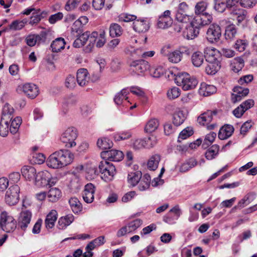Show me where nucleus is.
I'll return each instance as SVG.
<instances>
[{"label":"nucleus","mask_w":257,"mask_h":257,"mask_svg":"<svg viewBox=\"0 0 257 257\" xmlns=\"http://www.w3.org/2000/svg\"><path fill=\"white\" fill-rule=\"evenodd\" d=\"M74 156L67 150H60L52 153L46 160V164L49 168L59 169L71 163Z\"/></svg>","instance_id":"nucleus-1"},{"label":"nucleus","mask_w":257,"mask_h":257,"mask_svg":"<svg viewBox=\"0 0 257 257\" xmlns=\"http://www.w3.org/2000/svg\"><path fill=\"white\" fill-rule=\"evenodd\" d=\"M170 73L175 77L177 85L182 87L184 90L194 88L198 84L197 79L186 72H179L177 68H173Z\"/></svg>","instance_id":"nucleus-2"},{"label":"nucleus","mask_w":257,"mask_h":257,"mask_svg":"<svg viewBox=\"0 0 257 257\" xmlns=\"http://www.w3.org/2000/svg\"><path fill=\"white\" fill-rule=\"evenodd\" d=\"M56 182V178L52 177L51 174L45 170L37 173L34 183L37 187H43L53 186Z\"/></svg>","instance_id":"nucleus-3"},{"label":"nucleus","mask_w":257,"mask_h":257,"mask_svg":"<svg viewBox=\"0 0 257 257\" xmlns=\"http://www.w3.org/2000/svg\"><path fill=\"white\" fill-rule=\"evenodd\" d=\"M0 227L6 232H13L17 227V222L12 216L3 211L0 215Z\"/></svg>","instance_id":"nucleus-4"},{"label":"nucleus","mask_w":257,"mask_h":257,"mask_svg":"<svg viewBox=\"0 0 257 257\" xmlns=\"http://www.w3.org/2000/svg\"><path fill=\"white\" fill-rule=\"evenodd\" d=\"M77 136V130L74 127H69L62 133L60 140L65 144V146L67 148H71L76 145L75 140Z\"/></svg>","instance_id":"nucleus-5"},{"label":"nucleus","mask_w":257,"mask_h":257,"mask_svg":"<svg viewBox=\"0 0 257 257\" xmlns=\"http://www.w3.org/2000/svg\"><path fill=\"white\" fill-rule=\"evenodd\" d=\"M101 178L105 182L112 180L115 174V168L114 165L107 161L101 162L98 166Z\"/></svg>","instance_id":"nucleus-6"},{"label":"nucleus","mask_w":257,"mask_h":257,"mask_svg":"<svg viewBox=\"0 0 257 257\" xmlns=\"http://www.w3.org/2000/svg\"><path fill=\"white\" fill-rule=\"evenodd\" d=\"M20 187L17 185L10 186L6 191L5 200L9 205L16 204L19 200Z\"/></svg>","instance_id":"nucleus-7"},{"label":"nucleus","mask_w":257,"mask_h":257,"mask_svg":"<svg viewBox=\"0 0 257 257\" xmlns=\"http://www.w3.org/2000/svg\"><path fill=\"white\" fill-rule=\"evenodd\" d=\"M131 71L135 74L142 75L150 69L149 63L145 60H135L130 64Z\"/></svg>","instance_id":"nucleus-8"},{"label":"nucleus","mask_w":257,"mask_h":257,"mask_svg":"<svg viewBox=\"0 0 257 257\" xmlns=\"http://www.w3.org/2000/svg\"><path fill=\"white\" fill-rule=\"evenodd\" d=\"M18 88L20 90L23 91L26 95L31 98H34L39 94L38 87L33 83H25L19 85Z\"/></svg>","instance_id":"nucleus-9"},{"label":"nucleus","mask_w":257,"mask_h":257,"mask_svg":"<svg viewBox=\"0 0 257 257\" xmlns=\"http://www.w3.org/2000/svg\"><path fill=\"white\" fill-rule=\"evenodd\" d=\"M189 53V49L186 47H181L178 49L170 52L168 55L169 61L173 63H177L181 61L183 54Z\"/></svg>","instance_id":"nucleus-10"},{"label":"nucleus","mask_w":257,"mask_h":257,"mask_svg":"<svg viewBox=\"0 0 257 257\" xmlns=\"http://www.w3.org/2000/svg\"><path fill=\"white\" fill-rule=\"evenodd\" d=\"M32 217V213L29 210L24 209L21 212L18 218V224L22 229L25 230L27 228L30 223Z\"/></svg>","instance_id":"nucleus-11"},{"label":"nucleus","mask_w":257,"mask_h":257,"mask_svg":"<svg viewBox=\"0 0 257 257\" xmlns=\"http://www.w3.org/2000/svg\"><path fill=\"white\" fill-rule=\"evenodd\" d=\"M101 156L103 159L110 161L118 162L123 159V154L119 150H111L102 152L101 153Z\"/></svg>","instance_id":"nucleus-12"},{"label":"nucleus","mask_w":257,"mask_h":257,"mask_svg":"<svg viewBox=\"0 0 257 257\" xmlns=\"http://www.w3.org/2000/svg\"><path fill=\"white\" fill-rule=\"evenodd\" d=\"M204 56L207 62L220 61V53L213 47H206L204 49Z\"/></svg>","instance_id":"nucleus-13"},{"label":"nucleus","mask_w":257,"mask_h":257,"mask_svg":"<svg viewBox=\"0 0 257 257\" xmlns=\"http://www.w3.org/2000/svg\"><path fill=\"white\" fill-rule=\"evenodd\" d=\"M95 191V187L92 183L87 184L85 187L83 193V198L84 201L90 203L94 200V194Z\"/></svg>","instance_id":"nucleus-14"},{"label":"nucleus","mask_w":257,"mask_h":257,"mask_svg":"<svg viewBox=\"0 0 257 257\" xmlns=\"http://www.w3.org/2000/svg\"><path fill=\"white\" fill-rule=\"evenodd\" d=\"M22 176L29 181H35L37 175L36 170L35 168L30 166H24L21 169Z\"/></svg>","instance_id":"nucleus-15"},{"label":"nucleus","mask_w":257,"mask_h":257,"mask_svg":"<svg viewBox=\"0 0 257 257\" xmlns=\"http://www.w3.org/2000/svg\"><path fill=\"white\" fill-rule=\"evenodd\" d=\"M149 28V23L145 19L137 20L133 23V29L137 32H146Z\"/></svg>","instance_id":"nucleus-16"},{"label":"nucleus","mask_w":257,"mask_h":257,"mask_svg":"<svg viewBox=\"0 0 257 257\" xmlns=\"http://www.w3.org/2000/svg\"><path fill=\"white\" fill-rule=\"evenodd\" d=\"M85 171L86 178L89 180L95 179L100 173V170H98L97 166L91 163L86 165Z\"/></svg>","instance_id":"nucleus-17"},{"label":"nucleus","mask_w":257,"mask_h":257,"mask_svg":"<svg viewBox=\"0 0 257 257\" xmlns=\"http://www.w3.org/2000/svg\"><path fill=\"white\" fill-rule=\"evenodd\" d=\"M216 115V111L208 110L200 115L197 119L199 123L204 125L205 123H210Z\"/></svg>","instance_id":"nucleus-18"},{"label":"nucleus","mask_w":257,"mask_h":257,"mask_svg":"<svg viewBox=\"0 0 257 257\" xmlns=\"http://www.w3.org/2000/svg\"><path fill=\"white\" fill-rule=\"evenodd\" d=\"M230 15L237 19L238 23H241L246 18L247 12L246 10L238 7L230 10Z\"/></svg>","instance_id":"nucleus-19"},{"label":"nucleus","mask_w":257,"mask_h":257,"mask_svg":"<svg viewBox=\"0 0 257 257\" xmlns=\"http://www.w3.org/2000/svg\"><path fill=\"white\" fill-rule=\"evenodd\" d=\"M216 91V87L212 85L207 84L206 83H202L199 89V93L202 96H209Z\"/></svg>","instance_id":"nucleus-20"},{"label":"nucleus","mask_w":257,"mask_h":257,"mask_svg":"<svg viewBox=\"0 0 257 257\" xmlns=\"http://www.w3.org/2000/svg\"><path fill=\"white\" fill-rule=\"evenodd\" d=\"M234 131L233 127L229 124L224 125L219 130L218 138L220 140H226L229 138Z\"/></svg>","instance_id":"nucleus-21"},{"label":"nucleus","mask_w":257,"mask_h":257,"mask_svg":"<svg viewBox=\"0 0 257 257\" xmlns=\"http://www.w3.org/2000/svg\"><path fill=\"white\" fill-rule=\"evenodd\" d=\"M88 74L87 69L84 68L79 69L77 71V81L80 86H84L88 82L89 77Z\"/></svg>","instance_id":"nucleus-22"},{"label":"nucleus","mask_w":257,"mask_h":257,"mask_svg":"<svg viewBox=\"0 0 257 257\" xmlns=\"http://www.w3.org/2000/svg\"><path fill=\"white\" fill-rule=\"evenodd\" d=\"M57 219V212L55 210H52L47 215L45 220V226L47 229L52 228Z\"/></svg>","instance_id":"nucleus-23"},{"label":"nucleus","mask_w":257,"mask_h":257,"mask_svg":"<svg viewBox=\"0 0 257 257\" xmlns=\"http://www.w3.org/2000/svg\"><path fill=\"white\" fill-rule=\"evenodd\" d=\"M186 117V113L185 112L180 109H178L174 114L173 123L176 126H179L183 123Z\"/></svg>","instance_id":"nucleus-24"},{"label":"nucleus","mask_w":257,"mask_h":257,"mask_svg":"<svg viewBox=\"0 0 257 257\" xmlns=\"http://www.w3.org/2000/svg\"><path fill=\"white\" fill-rule=\"evenodd\" d=\"M14 109L13 107L8 103H6L3 108L1 118L12 120L13 117Z\"/></svg>","instance_id":"nucleus-25"},{"label":"nucleus","mask_w":257,"mask_h":257,"mask_svg":"<svg viewBox=\"0 0 257 257\" xmlns=\"http://www.w3.org/2000/svg\"><path fill=\"white\" fill-rule=\"evenodd\" d=\"M65 42L62 38H58L52 42L51 44V49L53 52H58L65 47Z\"/></svg>","instance_id":"nucleus-26"},{"label":"nucleus","mask_w":257,"mask_h":257,"mask_svg":"<svg viewBox=\"0 0 257 257\" xmlns=\"http://www.w3.org/2000/svg\"><path fill=\"white\" fill-rule=\"evenodd\" d=\"M220 61L207 62L205 71L209 75H214L220 69Z\"/></svg>","instance_id":"nucleus-27"},{"label":"nucleus","mask_w":257,"mask_h":257,"mask_svg":"<svg viewBox=\"0 0 257 257\" xmlns=\"http://www.w3.org/2000/svg\"><path fill=\"white\" fill-rule=\"evenodd\" d=\"M74 220V216L72 214H68L59 218L58 222V227L63 229L69 225Z\"/></svg>","instance_id":"nucleus-28"},{"label":"nucleus","mask_w":257,"mask_h":257,"mask_svg":"<svg viewBox=\"0 0 257 257\" xmlns=\"http://www.w3.org/2000/svg\"><path fill=\"white\" fill-rule=\"evenodd\" d=\"M197 164V162L195 159L190 158L181 165L179 171L182 173L186 172L196 166Z\"/></svg>","instance_id":"nucleus-29"},{"label":"nucleus","mask_w":257,"mask_h":257,"mask_svg":"<svg viewBox=\"0 0 257 257\" xmlns=\"http://www.w3.org/2000/svg\"><path fill=\"white\" fill-rule=\"evenodd\" d=\"M27 21L26 20H23L22 21L16 20L14 21L10 24L9 27L5 29L4 31H7L9 30L11 31H18L22 29L27 23ZM0 32H4L3 31H0Z\"/></svg>","instance_id":"nucleus-30"},{"label":"nucleus","mask_w":257,"mask_h":257,"mask_svg":"<svg viewBox=\"0 0 257 257\" xmlns=\"http://www.w3.org/2000/svg\"><path fill=\"white\" fill-rule=\"evenodd\" d=\"M142 178V173L140 171L131 172L128 174L127 181L129 184L132 186H136Z\"/></svg>","instance_id":"nucleus-31"},{"label":"nucleus","mask_w":257,"mask_h":257,"mask_svg":"<svg viewBox=\"0 0 257 257\" xmlns=\"http://www.w3.org/2000/svg\"><path fill=\"white\" fill-rule=\"evenodd\" d=\"M61 196V191L57 188H52L47 193V198L49 201L55 202L58 201Z\"/></svg>","instance_id":"nucleus-32"},{"label":"nucleus","mask_w":257,"mask_h":257,"mask_svg":"<svg viewBox=\"0 0 257 257\" xmlns=\"http://www.w3.org/2000/svg\"><path fill=\"white\" fill-rule=\"evenodd\" d=\"M231 70L235 72H238L244 67V63L243 59L241 57H236L232 60L231 63Z\"/></svg>","instance_id":"nucleus-33"},{"label":"nucleus","mask_w":257,"mask_h":257,"mask_svg":"<svg viewBox=\"0 0 257 257\" xmlns=\"http://www.w3.org/2000/svg\"><path fill=\"white\" fill-rule=\"evenodd\" d=\"M150 75L155 78H159L162 76L166 71V69L161 65H157L149 69Z\"/></svg>","instance_id":"nucleus-34"},{"label":"nucleus","mask_w":257,"mask_h":257,"mask_svg":"<svg viewBox=\"0 0 257 257\" xmlns=\"http://www.w3.org/2000/svg\"><path fill=\"white\" fill-rule=\"evenodd\" d=\"M10 120L1 118L0 121V136L6 137L10 131Z\"/></svg>","instance_id":"nucleus-35"},{"label":"nucleus","mask_w":257,"mask_h":257,"mask_svg":"<svg viewBox=\"0 0 257 257\" xmlns=\"http://www.w3.org/2000/svg\"><path fill=\"white\" fill-rule=\"evenodd\" d=\"M159 126V120L156 118H152L146 123L145 130L147 133H151L157 130Z\"/></svg>","instance_id":"nucleus-36"},{"label":"nucleus","mask_w":257,"mask_h":257,"mask_svg":"<svg viewBox=\"0 0 257 257\" xmlns=\"http://www.w3.org/2000/svg\"><path fill=\"white\" fill-rule=\"evenodd\" d=\"M140 183L139 184V189L140 191H144L148 189L151 182V177L148 174H145L140 180Z\"/></svg>","instance_id":"nucleus-37"},{"label":"nucleus","mask_w":257,"mask_h":257,"mask_svg":"<svg viewBox=\"0 0 257 257\" xmlns=\"http://www.w3.org/2000/svg\"><path fill=\"white\" fill-rule=\"evenodd\" d=\"M128 93V91L125 89H123L119 92L117 93L114 98L115 103L117 105L122 104L123 101L124 99H127V95Z\"/></svg>","instance_id":"nucleus-38"},{"label":"nucleus","mask_w":257,"mask_h":257,"mask_svg":"<svg viewBox=\"0 0 257 257\" xmlns=\"http://www.w3.org/2000/svg\"><path fill=\"white\" fill-rule=\"evenodd\" d=\"M160 161V157L158 155L152 156L148 162V168L149 170L154 171L158 167Z\"/></svg>","instance_id":"nucleus-39"},{"label":"nucleus","mask_w":257,"mask_h":257,"mask_svg":"<svg viewBox=\"0 0 257 257\" xmlns=\"http://www.w3.org/2000/svg\"><path fill=\"white\" fill-rule=\"evenodd\" d=\"M69 204L72 211L75 213H78L82 210V205L79 200L75 197H72L69 200Z\"/></svg>","instance_id":"nucleus-40"},{"label":"nucleus","mask_w":257,"mask_h":257,"mask_svg":"<svg viewBox=\"0 0 257 257\" xmlns=\"http://www.w3.org/2000/svg\"><path fill=\"white\" fill-rule=\"evenodd\" d=\"M192 62L196 67H200L203 62L204 56L200 52H195L192 55Z\"/></svg>","instance_id":"nucleus-41"},{"label":"nucleus","mask_w":257,"mask_h":257,"mask_svg":"<svg viewBox=\"0 0 257 257\" xmlns=\"http://www.w3.org/2000/svg\"><path fill=\"white\" fill-rule=\"evenodd\" d=\"M219 149V148L218 146L216 145H212L206 152V158L209 160L214 159L217 155Z\"/></svg>","instance_id":"nucleus-42"},{"label":"nucleus","mask_w":257,"mask_h":257,"mask_svg":"<svg viewBox=\"0 0 257 257\" xmlns=\"http://www.w3.org/2000/svg\"><path fill=\"white\" fill-rule=\"evenodd\" d=\"M87 33H82L73 42V46L75 48H80L83 46L88 39Z\"/></svg>","instance_id":"nucleus-43"},{"label":"nucleus","mask_w":257,"mask_h":257,"mask_svg":"<svg viewBox=\"0 0 257 257\" xmlns=\"http://www.w3.org/2000/svg\"><path fill=\"white\" fill-rule=\"evenodd\" d=\"M112 144V141L106 138L99 139L97 142V146L102 150L110 149Z\"/></svg>","instance_id":"nucleus-44"},{"label":"nucleus","mask_w":257,"mask_h":257,"mask_svg":"<svg viewBox=\"0 0 257 257\" xmlns=\"http://www.w3.org/2000/svg\"><path fill=\"white\" fill-rule=\"evenodd\" d=\"M143 52L142 48L135 49L132 46L128 47L125 49L126 53L135 58H142Z\"/></svg>","instance_id":"nucleus-45"},{"label":"nucleus","mask_w":257,"mask_h":257,"mask_svg":"<svg viewBox=\"0 0 257 257\" xmlns=\"http://www.w3.org/2000/svg\"><path fill=\"white\" fill-rule=\"evenodd\" d=\"M11 125H10V132L12 134H15L19 130L20 126L22 123V119L20 117H16L14 119H12Z\"/></svg>","instance_id":"nucleus-46"},{"label":"nucleus","mask_w":257,"mask_h":257,"mask_svg":"<svg viewBox=\"0 0 257 257\" xmlns=\"http://www.w3.org/2000/svg\"><path fill=\"white\" fill-rule=\"evenodd\" d=\"M192 18L190 19V22H188V30L190 31H193L195 32L196 29H199L203 25L200 22L201 20L199 19L194 18L192 20Z\"/></svg>","instance_id":"nucleus-47"},{"label":"nucleus","mask_w":257,"mask_h":257,"mask_svg":"<svg viewBox=\"0 0 257 257\" xmlns=\"http://www.w3.org/2000/svg\"><path fill=\"white\" fill-rule=\"evenodd\" d=\"M173 23V20L171 18H167V19L159 18L157 26L158 27L165 29L171 26Z\"/></svg>","instance_id":"nucleus-48"},{"label":"nucleus","mask_w":257,"mask_h":257,"mask_svg":"<svg viewBox=\"0 0 257 257\" xmlns=\"http://www.w3.org/2000/svg\"><path fill=\"white\" fill-rule=\"evenodd\" d=\"M186 11L182 10L180 11V9H178L176 14V19L177 21L183 22L185 24H187L188 22H190L192 17L185 14Z\"/></svg>","instance_id":"nucleus-49"},{"label":"nucleus","mask_w":257,"mask_h":257,"mask_svg":"<svg viewBox=\"0 0 257 257\" xmlns=\"http://www.w3.org/2000/svg\"><path fill=\"white\" fill-rule=\"evenodd\" d=\"M42 40L41 37L39 35L31 34L26 39L27 44L30 47L35 46L37 43L40 42Z\"/></svg>","instance_id":"nucleus-50"},{"label":"nucleus","mask_w":257,"mask_h":257,"mask_svg":"<svg viewBox=\"0 0 257 257\" xmlns=\"http://www.w3.org/2000/svg\"><path fill=\"white\" fill-rule=\"evenodd\" d=\"M193 134V131L192 128L190 127H187L183 131H182L179 134L178 138V141L180 142L181 141L185 140L190 136H192Z\"/></svg>","instance_id":"nucleus-51"},{"label":"nucleus","mask_w":257,"mask_h":257,"mask_svg":"<svg viewBox=\"0 0 257 257\" xmlns=\"http://www.w3.org/2000/svg\"><path fill=\"white\" fill-rule=\"evenodd\" d=\"M215 10L219 13H223L227 8L226 1L215 0L214 7Z\"/></svg>","instance_id":"nucleus-52"},{"label":"nucleus","mask_w":257,"mask_h":257,"mask_svg":"<svg viewBox=\"0 0 257 257\" xmlns=\"http://www.w3.org/2000/svg\"><path fill=\"white\" fill-rule=\"evenodd\" d=\"M220 24L221 27L224 28L225 32H232L233 31H236L235 25L227 20L222 21Z\"/></svg>","instance_id":"nucleus-53"},{"label":"nucleus","mask_w":257,"mask_h":257,"mask_svg":"<svg viewBox=\"0 0 257 257\" xmlns=\"http://www.w3.org/2000/svg\"><path fill=\"white\" fill-rule=\"evenodd\" d=\"M93 37L95 38L96 46L97 47H102L105 43V33H93Z\"/></svg>","instance_id":"nucleus-54"},{"label":"nucleus","mask_w":257,"mask_h":257,"mask_svg":"<svg viewBox=\"0 0 257 257\" xmlns=\"http://www.w3.org/2000/svg\"><path fill=\"white\" fill-rule=\"evenodd\" d=\"M145 148H151L155 146L157 143V139L156 136H151L150 137L144 139Z\"/></svg>","instance_id":"nucleus-55"},{"label":"nucleus","mask_w":257,"mask_h":257,"mask_svg":"<svg viewBox=\"0 0 257 257\" xmlns=\"http://www.w3.org/2000/svg\"><path fill=\"white\" fill-rule=\"evenodd\" d=\"M132 137V133L130 131H124L121 133L115 134L114 135V139L117 141H122L128 139Z\"/></svg>","instance_id":"nucleus-56"},{"label":"nucleus","mask_w":257,"mask_h":257,"mask_svg":"<svg viewBox=\"0 0 257 257\" xmlns=\"http://www.w3.org/2000/svg\"><path fill=\"white\" fill-rule=\"evenodd\" d=\"M180 95V89L176 87H173L168 90L167 96L170 99H174Z\"/></svg>","instance_id":"nucleus-57"},{"label":"nucleus","mask_w":257,"mask_h":257,"mask_svg":"<svg viewBox=\"0 0 257 257\" xmlns=\"http://www.w3.org/2000/svg\"><path fill=\"white\" fill-rule=\"evenodd\" d=\"M216 137V134L212 132L206 135L205 137L202 146L206 147V145L208 146L214 142Z\"/></svg>","instance_id":"nucleus-58"},{"label":"nucleus","mask_w":257,"mask_h":257,"mask_svg":"<svg viewBox=\"0 0 257 257\" xmlns=\"http://www.w3.org/2000/svg\"><path fill=\"white\" fill-rule=\"evenodd\" d=\"M207 6V3L204 2H200L197 3L195 7V13L196 15L203 13L205 11Z\"/></svg>","instance_id":"nucleus-59"},{"label":"nucleus","mask_w":257,"mask_h":257,"mask_svg":"<svg viewBox=\"0 0 257 257\" xmlns=\"http://www.w3.org/2000/svg\"><path fill=\"white\" fill-rule=\"evenodd\" d=\"M144 139H135L132 140V146L134 149L140 150L145 148Z\"/></svg>","instance_id":"nucleus-60"},{"label":"nucleus","mask_w":257,"mask_h":257,"mask_svg":"<svg viewBox=\"0 0 257 257\" xmlns=\"http://www.w3.org/2000/svg\"><path fill=\"white\" fill-rule=\"evenodd\" d=\"M221 33H206V38L211 43H217L219 41Z\"/></svg>","instance_id":"nucleus-61"},{"label":"nucleus","mask_w":257,"mask_h":257,"mask_svg":"<svg viewBox=\"0 0 257 257\" xmlns=\"http://www.w3.org/2000/svg\"><path fill=\"white\" fill-rule=\"evenodd\" d=\"M136 16L128 14H123L119 17V21L124 22H130L134 21L136 20Z\"/></svg>","instance_id":"nucleus-62"},{"label":"nucleus","mask_w":257,"mask_h":257,"mask_svg":"<svg viewBox=\"0 0 257 257\" xmlns=\"http://www.w3.org/2000/svg\"><path fill=\"white\" fill-rule=\"evenodd\" d=\"M174 29L176 32H180L181 31H185V29L188 30V25L185 24L183 22L178 21L174 25Z\"/></svg>","instance_id":"nucleus-63"},{"label":"nucleus","mask_w":257,"mask_h":257,"mask_svg":"<svg viewBox=\"0 0 257 257\" xmlns=\"http://www.w3.org/2000/svg\"><path fill=\"white\" fill-rule=\"evenodd\" d=\"M63 14L62 13L58 12L54 15H52L49 18V22L51 24H54L58 21L62 19Z\"/></svg>","instance_id":"nucleus-64"}]
</instances>
